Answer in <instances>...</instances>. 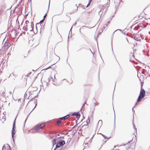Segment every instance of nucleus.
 <instances>
[{
	"instance_id": "9",
	"label": "nucleus",
	"mask_w": 150,
	"mask_h": 150,
	"mask_svg": "<svg viewBox=\"0 0 150 150\" xmlns=\"http://www.w3.org/2000/svg\"><path fill=\"white\" fill-rule=\"evenodd\" d=\"M88 121H86V125L85 124H84V125H83L82 126V128H85V127H86V126L88 124H89V122H90V119H89V117H88Z\"/></svg>"
},
{
	"instance_id": "45",
	"label": "nucleus",
	"mask_w": 150,
	"mask_h": 150,
	"mask_svg": "<svg viewBox=\"0 0 150 150\" xmlns=\"http://www.w3.org/2000/svg\"><path fill=\"white\" fill-rule=\"evenodd\" d=\"M99 134H101V135H102V136L103 137H105V136H105V135H104V134H101V133H99Z\"/></svg>"
},
{
	"instance_id": "47",
	"label": "nucleus",
	"mask_w": 150,
	"mask_h": 150,
	"mask_svg": "<svg viewBox=\"0 0 150 150\" xmlns=\"http://www.w3.org/2000/svg\"><path fill=\"white\" fill-rule=\"evenodd\" d=\"M62 138L63 139H64V136H60L59 137V138Z\"/></svg>"
},
{
	"instance_id": "40",
	"label": "nucleus",
	"mask_w": 150,
	"mask_h": 150,
	"mask_svg": "<svg viewBox=\"0 0 150 150\" xmlns=\"http://www.w3.org/2000/svg\"><path fill=\"white\" fill-rule=\"evenodd\" d=\"M99 14H100V13H101V15L102 14V13L101 12V11H100L98 12Z\"/></svg>"
},
{
	"instance_id": "63",
	"label": "nucleus",
	"mask_w": 150,
	"mask_h": 150,
	"mask_svg": "<svg viewBox=\"0 0 150 150\" xmlns=\"http://www.w3.org/2000/svg\"><path fill=\"white\" fill-rule=\"evenodd\" d=\"M114 15H113L112 16V18L114 17Z\"/></svg>"
},
{
	"instance_id": "14",
	"label": "nucleus",
	"mask_w": 150,
	"mask_h": 150,
	"mask_svg": "<svg viewBox=\"0 0 150 150\" xmlns=\"http://www.w3.org/2000/svg\"><path fill=\"white\" fill-rule=\"evenodd\" d=\"M45 25V23L44 24L43 26V25H42V26H41V28H40V34L42 32H43V30H44V27Z\"/></svg>"
},
{
	"instance_id": "58",
	"label": "nucleus",
	"mask_w": 150,
	"mask_h": 150,
	"mask_svg": "<svg viewBox=\"0 0 150 150\" xmlns=\"http://www.w3.org/2000/svg\"><path fill=\"white\" fill-rule=\"evenodd\" d=\"M97 105V104H96V103H95L94 106H95Z\"/></svg>"
},
{
	"instance_id": "18",
	"label": "nucleus",
	"mask_w": 150,
	"mask_h": 150,
	"mask_svg": "<svg viewBox=\"0 0 150 150\" xmlns=\"http://www.w3.org/2000/svg\"><path fill=\"white\" fill-rule=\"evenodd\" d=\"M107 26V24H105L104 25L103 27L101 28V30L102 31V32L105 29Z\"/></svg>"
},
{
	"instance_id": "39",
	"label": "nucleus",
	"mask_w": 150,
	"mask_h": 150,
	"mask_svg": "<svg viewBox=\"0 0 150 150\" xmlns=\"http://www.w3.org/2000/svg\"><path fill=\"white\" fill-rule=\"evenodd\" d=\"M3 69H1L0 70V73H2V71H3Z\"/></svg>"
},
{
	"instance_id": "49",
	"label": "nucleus",
	"mask_w": 150,
	"mask_h": 150,
	"mask_svg": "<svg viewBox=\"0 0 150 150\" xmlns=\"http://www.w3.org/2000/svg\"><path fill=\"white\" fill-rule=\"evenodd\" d=\"M72 26L71 28V29H70V30L69 31V33H70V32H71V29H72Z\"/></svg>"
},
{
	"instance_id": "1",
	"label": "nucleus",
	"mask_w": 150,
	"mask_h": 150,
	"mask_svg": "<svg viewBox=\"0 0 150 150\" xmlns=\"http://www.w3.org/2000/svg\"><path fill=\"white\" fill-rule=\"evenodd\" d=\"M65 144V141L64 140L58 141L54 150L63 146Z\"/></svg>"
},
{
	"instance_id": "11",
	"label": "nucleus",
	"mask_w": 150,
	"mask_h": 150,
	"mask_svg": "<svg viewBox=\"0 0 150 150\" xmlns=\"http://www.w3.org/2000/svg\"><path fill=\"white\" fill-rule=\"evenodd\" d=\"M7 146H8V149L7 150H11V147L10 146L7 144ZM5 149V150H6V146H5V145H4L3 147H2V150H4V149Z\"/></svg>"
},
{
	"instance_id": "27",
	"label": "nucleus",
	"mask_w": 150,
	"mask_h": 150,
	"mask_svg": "<svg viewBox=\"0 0 150 150\" xmlns=\"http://www.w3.org/2000/svg\"><path fill=\"white\" fill-rule=\"evenodd\" d=\"M140 37L142 39H144V35H141Z\"/></svg>"
},
{
	"instance_id": "64",
	"label": "nucleus",
	"mask_w": 150,
	"mask_h": 150,
	"mask_svg": "<svg viewBox=\"0 0 150 150\" xmlns=\"http://www.w3.org/2000/svg\"><path fill=\"white\" fill-rule=\"evenodd\" d=\"M9 93H10L11 94L12 93H11V91H10V92H9Z\"/></svg>"
},
{
	"instance_id": "28",
	"label": "nucleus",
	"mask_w": 150,
	"mask_h": 150,
	"mask_svg": "<svg viewBox=\"0 0 150 150\" xmlns=\"http://www.w3.org/2000/svg\"><path fill=\"white\" fill-rule=\"evenodd\" d=\"M104 138L105 139H109L110 138V137H109L108 138L106 136H104Z\"/></svg>"
},
{
	"instance_id": "4",
	"label": "nucleus",
	"mask_w": 150,
	"mask_h": 150,
	"mask_svg": "<svg viewBox=\"0 0 150 150\" xmlns=\"http://www.w3.org/2000/svg\"><path fill=\"white\" fill-rule=\"evenodd\" d=\"M71 115V116H75L76 118L78 119H79L80 117V114L78 112H74V113H72Z\"/></svg>"
},
{
	"instance_id": "22",
	"label": "nucleus",
	"mask_w": 150,
	"mask_h": 150,
	"mask_svg": "<svg viewBox=\"0 0 150 150\" xmlns=\"http://www.w3.org/2000/svg\"><path fill=\"white\" fill-rule=\"evenodd\" d=\"M61 122L60 121H58L57 122V124L58 125H59L61 124Z\"/></svg>"
},
{
	"instance_id": "48",
	"label": "nucleus",
	"mask_w": 150,
	"mask_h": 150,
	"mask_svg": "<svg viewBox=\"0 0 150 150\" xmlns=\"http://www.w3.org/2000/svg\"><path fill=\"white\" fill-rule=\"evenodd\" d=\"M90 4H88L87 5V6H86V7L87 8L89 6H90Z\"/></svg>"
},
{
	"instance_id": "51",
	"label": "nucleus",
	"mask_w": 150,
	"mask_h": 150,
	"mask_svg": "<svg viewBox=\"0 0 150 150\" xmlns=\"http://www.w3.org/2000/svg\"><path fill=\"white\" fill-rule=\"evenodd\" d=\"M31 25H34V24H33V21H32V22H31Z\"/></svg>"
},
{
	"instance_id": "52",
	"label": "nucleus",
	"mask_w": 150,
	"mask_h": 150,
	"mask_svg": "<svg viewBox=\"0 0 150 150\" xmlns=\"http://www.w3.org/2000/svg\"><path fill=\"white\" fill-rule=\"evenodd\" d=\"M132 140V139L131 140H130V141H129V142H127V143H130V142Z\"/></svg>"
},
{
	"instance_id": "17",
	"label": "nucleus",
	"mask_w": 150,
	"mask_h": 150,
	"mask_svg": "<svg viewBox=\"0 0 150 150\" xmlns=\"http://www.w3.org/2000/svg\"><path fill=\"white\" fill-rule=\"evenodd\" d=\"M15 121H16V118H15V120L13 122V127H12L13 129H16L15 123Z\"/></svg>"
},
{
	"instance_id": "8",
	"label": "nucleus",
	"mask_w": 150,
	"mask_h": 150,
	"mask_svg": "<svg viewBox=\"0 0 150 150\" xmlns=\"http://www.w3.org/2000/svg\"><path fill=\"white\" fill-rule=\"evenodd\" d=\"M70 115V114H67L64 116L60 117L59 118V119H60L61 120H64V119H66L67 118L69 117Z\"/></svg>"
},
{
	"instance_id": "31",
	"label": "nucleus",
	"mask_w": 150,
	"mask_h": 150,
	"mask_svg": "<svg viewBox=\"0 0 150 150\" xmlns=\"http://www.w3.org/2000/svg\"><path fill=\"white\" fill-rule=\"evenodd\" d=\"M34 98H32L29 101L28 103L30 102V101H33V100H34Z\"/></svg>"
},
{
	"instance_id": "7",
	"label": "nucleus",
	"mask_w": 150,
	"mask_h": 150,
	"mask_svg": "<svg viewBox=\"0 0 150 150\" xmlns=\"http://www.w3.org/2000/svg\"><path fill=\"white\" fill-rule=\"evenodd\" d=\"M144 97H142V96H139L138 99L137 100V103H139L141 102L142 100L143 99Z\"/></svg>"
},
{
	"instance_id": "46",
	"label": "nucleus",
	"mask_w": 150,
	"mask_h": 150,
	"mask_svg": "<svg viewBox=\"0 0 150 150\" xmlns=\"http://www.w3.org/2000/svg\"><path fill=\"white\" fill-rule=\"evenodd\" d=\"M99 134H101V135H102V136L103 137H105V136H105V135H104V134H101V133H99Z\"/></svg>"
},
{
	"instance_id": "16",
	"label": "nucleus",
	"mask_w": 150,
	"mask_h": 150,
	"mask_svg": "<svg viewBox=\"0 0 150 150\" xmlns=\"http://www.w3.org/2000/svg\"><path fill=\"white\" fill-rule=\"evenodd\" d=\"M8 45V42H7V40L4 42L3 46L4 47H6Z\"/></svg>"
},
{
	"instance_id": "21",
	"label": "nucleus",
	"mask_w": 150,
	"mask_h": 150,
	"mask_svg": "<svg viewBox=\"0 0 150 150\" xmlns=\"http://www.w3.org/2000/svg\"><path fill=\"white\" fill-rule=\"evenodd\" d=\"M48 122L47 121L46 122H45L44 123H42V124H41V125H43V126H44Z\"/></svg>"
},
{
	"instance_id": "12",
	"label": "nucleus",
	"mask_w": 150,
	"mask_h": 150,
	"mask_svg": "<svg viewBox=\"0 0 150 150\" xmlns=\"http://www.w3.org/2000/svg\"><path fill=\"white\" fill-rule=\"evenodd\" d=\"M15 133V129H12L11 131V135L12 138H13V137H14Z\"/></svg>"
},
{
	"instance_id": "62",
	"label": "nucleus",
	"mask_w": 150,
	"mask_h": 150,
	"mask_svg": "<svg viewBox=\"0 0 150 150\" xmlns=\"http://www.w3.org/2000/svg\"><path fill=\"white\" fill-rule=\"evenodd\" d=\"M89 50L90 51V52H91L92 53V51H91V49H89Z\"/></svg>"
},
{
	"instance_id": "38",
	"label": "nucleus",
	"mask_w": 150,
	"mask_h": 150,
	"mask_svg": "<svg viewBox=\"0 0 150 150\" xmlns=\"http://www.w3.org/2000/svg\"><path fill=\"white\" fill-rule=\"evenodd\" d=\"M117 30H119L120 31H121L122 30L120 29H117V30H115V31H114L113 33V34L116 31H117Z\"/></svg>"
},
{
	"instance_id": "24",
	"label": "nucleus",
	"mask_w": 150,
	"mask_h": 150,
	"mask_svg": "<svg viewBox=\"0 0 150 150\" xmlns=\"http://www.w3.org/2000/svg\"><path fill=\"white\" fill-rule=\"evenodd\" d=\"M130 54H132V57H133L134 58L135 56L133 53L132 52H130Z\"/></svg>"
},
{
	"instance_id": "44",
	"label": "nucleus",
	"mask_w": 150,
	"mask_h": 150,
	"mask_svg": "<svg viewBox=\"0 0 150 150\" xmlns=\"http://www.w3.org/2000/svg\"><path fill=\"white\" fill-rule=\"evenodd\" d=\"M99 134H101V135H102V136L103 137H105V136H105V135H104V134H101V133H99Z\"/></svg>"
},
{
	"instance_id": "15",
	"label": "nucleus",
	"mask_w": 150,
	"mask_h": 150,
	"mask_svg": "<svg viewBox=\"0 0 150 150\" xmlns=\"http://www.w3.org/2000/svg\"><path fill=\"white\" fill-rule=\"evenodd\" d=\"M56 142V139L55 138L52 141V143L53 145H54L55 144L57 143Z\"/></svg>"
},
{
	"instance_id": "61",
	"label": "nucleus",
	"mask_w": 150,
	"mask_h": 150,
	"mask_svg": "<svg viewBox=\"0 0 150 150\" xmlns=\"http://www.w3.org/2000/svg\"><path fill=\"white\" fill-rule=\"evenodd\" d=\"M48 82H50V79H49V78L48 79Z\"/></svg>"
},
{
	"instance_id": "43",
	"label": "nucleus",
	"mask_w": 150,
	"mask_h": 150,
	"mask_svg": "<svg viewBox=\"0 0 150 150\" xmlns=\"http://www.w3.org/2000/svg\"><path fill=\"white\" fill-rule=\"evenodd\" d=\"M91 2H92V1H89V2H88V4H89L90 5L91 3Z\"/></svg>"
},
{
	"instance_id": "29",
	"label": "nucleus",
	"mask_w": 150,
	"mask_h": 150,
	"mask_svg": "<svg viewBox=\"0 0 150 150\" xmlns=\"http://www.w3.org/2000/svg\"><path fill=\"white\" fill-rule=\"evenodd\" d=\"M79 6L81 5V7L82 8H83V9H85V8H84V6L83 5H82L81 4H79Z\"/></svg>"
},
{
	"instance_id": "26",
	"label": "nucleus",
	"mask_w": 150,
	"mask_h": 150,
	"mask_svg": "<svg viewBox=\"0 0 150 150\" xmlns=\"http://www.w3.org/2000/svg\"><path fill=\"white\" fill-rule=\"evenodd\" d=\"M78 8V6H77V9H76V10H74L73 11V12H72V13H70V14H71V13H73L74 12H76V11H77Z\"/></svg>"
},
{
	"instance_id": "56",
	"label": "nucleus",
	"mask_w": 150,
	"mask_h": 150,
	"mask_svg": "<svg viewBox=\"0 0 150 150\" xmlns=\"http://www.w3.org/2000/svg\"><path fill=\"white\" fill-rule=\"evenodd\" d=\"M12 139H13V141L14 142V137H13V138H12Z\"/></svg>"
},
{
	"instance_id": "34",
	"label": "nucleus",
	"mask_w": 150,
	"mask_h": 150,
	"mask_svg": "<svg viewBox=\"0 0 150 150\" xmlns=\"http://www.w3.org/2000/svg\"><path fill=\"white\" fill-rule=\"evenodd\" d=\"M29 23V22L28 20H26L25 22V23L26 25L28 24V23Z\"/></svg>"
},
{
	"instance_id": "37",
	"label": "nucleus",
	"mask_w": 150,
	"mask_h": 150,
	"mask_svg": "<svg viewBox=\"0 0 150 150\" xmlns=\"http://www.w3.org/2000/svg\"><path fill=\"white\" fill-rule=\"evenodd\" d=\"M110 22V21H108L107 22V24H107V25H108L109 24Z\"/></svg>"
},
{
	"instance_id": "59",
	"label": "nucleus",
	"mask_w": 150,
	"mask_h": 150,
	"mask_svg": "<svg viewBox=\"0 0 150 150\" xmlns=\"http://www.w3.org/2000/svg\"><path fill=\"white\" fill-rule=\"evenodd\" d=\"M51 66H49V67H48V69H49V68H51Z\"/></svg>"
},
{
	"instance_id": "57",
	"label": "nucleus",
	"mask_w": 150,
	"mask_h": 150,
	"mask_svg": "<svg viewBox=\"0 0 150 150\" xmlns=\"http://www.w3.org/2000/svg\"><path fill=\"white\" fill-rule=\"evenodd\" d=\"M31 72H30L29 73H28V75H30V74H31Z\"/></svg>"
},
{
	"instance_id": "2",
	"label": "nucleus",
	"mask_w": 150,
	"mask_h": 150,
	"mask_svg": "<svg viewBox=\"0 0 150 150\" xmlns=\"http://www.w3.org/2000/svg\"><path fill=\"white\" fill-rule=\"evenodd\" d=\"M40 91H39V92L38 93H37V95H36V96L34 97V100H35V102H34V103H35V106L34 107V108L33 109V110H31V111L29 113V114L28 115L25 120V122H24V126H25V123L26 122V120L27 118V117H28L29 116V115L30 114V113L34 110V109H35V108L36 107V106H37V100L36 99H35V98H37V97H38V94H39V93H40Z\"/></svg>"
},
{
	"instance_id": "36",
	"label": "nucleus",
	"mask_w": 150,
	"mask_h": 150,
	"mask_svg": "<svg viewBox=\"0 0 150 150\" xmlns=\"http://www.w3.org/2000/svg\"><path fill=\"white\" fill-rule=\"evenodd\" d=\"M116 146H114V148H114V149L117 150H120L119 149H115V148H116Z\"/></svg>"
},
{
	"instance_id": "6",
	"label": "nucleus",
	"mask_w": 150,
	"mask_h": 150,
	"mask_svg": "<svg viewBox=\"0 0 150 150\" xmlns=\"http://www.w3.org/2000/svg\"><path fill=\"white\" fill-rule=\"evenodd\" d=\"M44 19H43L42 20H41L40 21L39 23H37L36 24V29L37 30V26H41V24L44 21Z\"/></svg>"
},
{
	"instance_id": "60",
	"label": "nucleus",
	"mask_w": 150,
	"mask_h": 150,
	"mask_svg": "<svg viewBox=\"0 0 150 150\" xmlns=\"http://www.w3.org/2000/svg\"><path fill=\"white\" fill-rule=\"evenodd\" d=\"M48 69V67H47V68H46L44 69L43 70H46V69Z\"/></svg>"
},
{
	"instance_id": "5",
	"label": "nucleus",
	"mask_w": 150,
	"mask_h": 150,
	"mask_svg": "<svg viewBox=\"0 0 150 150\" xmlns=\"http://www.w3.org/2000/svg\"><path fill=\"white\" fill-rule=\"evenodd\" d=\"M42 125H37L35 126V130H38L39 129H41L42 128Z\"/></svg>"
},
{
	"instance_id": "32",
	"label": "nucleus",
	"mask_w": 150,
	"mask_h": 150,
	"mask_svg": "<svg viewBox=\"0 0 150 150\" xmlns=\"http://www.w3.org/2000/svg\"><path fill=\"white\" fill-rule=\"evenodd\" d=\"M27 94L26 93H25L24 95V98H25L27 97Z\"/></svg>"
},
{
	"instance_id": "3",
	"label": "nucleus",
	"mask_w": 150,
	"mask_h": 150,
	"mask_svg": "<svg viewBox=\"0 0 150 150\" xmlns=\"http://www.w3.org/2000/svg\"><path fill=\"white\" fill-rule=\"evenodd\" d=\"M142 85L141 83V89L140 91V93L139 96L143 97H144L145 96V90L143 88H142Z\"/></svg>"
},
{
	"instance_id": "20",
	"label": "nucleus",
	"mask_w": 150,
	"mask_h": 150,
	"mask_svg": "<svg viewBox=\"0 0 150 150\" xmlns=\"http://www.w3.org/2000/svg\"><path fill=\"white\" fill-rule=\"evenodd\" d=\"M31 27L32 28V29L30 30V31H33L34 25H31Z\"/></svg>"
},
{
	"instance_id": "23",
	"label": "nucleus",
	"mask_w": 150,
	"mask_h": 150,
	"mask_svg": "<svg viewBox=\"0 0 150 150\" xmlns=\"http://www.w3.org/2000/svg\"><path fill=\"white\" fill-rule=\"evenodd\" d=\"M133 126H134V129L135 130V131L137 132V128H136V127H135V125H134V124H133Z\"/></svg>"
},
{
	"instance_id": "35",
	"label": "nucleus",
	"mask_w": 150,
	"mask_h": 150,
	"mask_svg": "<svg viewBox=\"0 0 150 150\" xmlns=\"http://www.w3.org/2000/svg\"><path fill=\"white\" fill-rule=\"evenodd\" d=\"M94 134H93L92 136V137H91V139L90 140V142H91V141H92V140L91 139L93 138V137H94Z\"/></svg>"
},
{
	"instance_id": "54",
	"label": "nucleus",
	"mask_w": 150,
	"mask_h": 150,
	"mask_svg": "<svg viewBox=\"0 0 150 150\" xmlns=\"http://www.w3.org/2000/svg\"><path fill=\"white\" fill-rule=\"evenodd\" d=\"M84 104H83V105L82 106V108H82L84 107Z\"/></svg>"
},
{
	"instance_id": "25",
	"label": "nucleus",
	"mask_w": 150,
	"mask_h": 150,
	"mask_svg": "<svg viewBox=\"0 0 150 150\" xmlns=\"http://www.w3.org/2000/svg\"><path fill=\"white\" fill-rule=\"evenodd\" d=\"M23 29L24 30L27 31V28L25 27V26L23 28Z\"/></svg>"
},
{
	"instance_id": "53",
	"label": "nucleus",
	"mask_w": 150,
	"mask_h": 150,
	"mask_svg": "<svg viewBox=\"0 0 150 150\" xmlns=\"http://www.w3.org/2000/svg\"><path fill=\"white\" fill-rule=\"evenodd\" d=\"M129 56L130 57V58H131L132 57V54H130V53L129 54Z\"/></svg>"
},
{
	"instance_id": "30",
	"label": "nucleus",
	"mask_w": 150,
	"mask_h": 150,
	"mask_svg": "<svg viewBox=\"0 0 150 150\" xmlns=\"http://www.w3.org/2000/svg\"><path fill=\"white\" fill-rule=\"evenodd\" d=\"M47 13H45V15L44 16L43 18V19H44L47 16Z\"/></svg>"
},
{
	"instance_id": "33",
	"label": "nucleus",
	"mask_w": 150,
	"mask_h": 150,
	"mask_svg": "<svg viewBox=\"0 0 150 150\" xmlns=\"http://www.w3.org/2000/svg\"><path fill=\"white\" fill-rule=\"evenodd\" d=\"M134 106L132 108V110L133 112V115L134 114V113L135 112L134 110L133 109L134 108Z\"/></svg>"
},
{
	"instance_id": "42",
	"label": "nucleus",
	"mask_w": 150,
	"mask_h": 150,
	"mask_svg": "<svg viewBox=\"0 0 150 150\" xmlns=\"http://www.w3.org/2000/svg\"><path fill=\"white\" fill-rule=\"evenodd\" d=\"M76 22L73 25V26L74 25V26H75L76 25Z\"/></svg>"
},
{
	"instance_id": "10",
	"label": "nucleus",
	"mask_w": 150,
	"mask_h": 150,
	"mask_svg": "<svg viewBox=\"0 0 150 150\" xmlns=\"http://www.w3.org/2000/svg\"><path fill=\"white\" fill-rule=\"evenodd\" d=\"M138 26L139 27H141L143 28H145L146 27V25H145L142 23H139Z\"/></svg>"
},
{
	"instance_id": "19",
	"label": "nucleus",
	"mask_w": 150,
	"mask_h": 150,
	"mask_svg": "<svg viewBox=\"0 0 150 150\" xmlns=\"http://www.w3.org/2000/svg\"><path fill=\"white\" fill-rule=\"evenodd\" d=\"M114 114H115V112H114ZM115 118H114V127L113 129L114 130H115Z\"/></svg>"
},
{
	"instance_id": "13",
	"label": "nucleus",
	"mask_w": 150,
	"mask_h": 150,
	"mask_svg": "<svg viewBox=\"0 0 150 150\" xmlns=\"http://www.w3.org/2000/svg\"><path fill=\"white\" fill-rule=\"evenodd\" d=\"M102 124V121L101 120H100L98 122V125L101 127Z\"/></svg>"
},
{
	"instance_id": "55",
	"label": "nucleus",
	"mask_w": 150,
	"mask_h": 150,
	"mask_svg": "<svg viewBox=\"0 0 150 150\" xmlns=\"http://www.w3.org/2000/svg\"><path fill=\"white\" fill-rule=\"evenodd\" d=\"M37 88H36L35 89V90L34 91H37Z\"/></svg>"
},
{
	"instance_id": "50",
	"label": "nucleus",
	"mask_w": 150,
	"mask_h": 150,
	"mask_svg": "<svg viewBox=\"0 0 150 150\" xmlns=\"http://www.w3.org/2000/svg\"><path fill=\"white\" fill-rule=\"evenodd\" d=\"M30 3V4H31V0H29V3Z\"/></svg>"
},
{
	"instance_id": "41",
	"label": "nucleus",
	"mask_w": 150,
	"mask_h": 150,
	"mask_svg": "<svg viewBox=\"0 0 150 150\" xmlns=\"http://www.w3.org/2000/svg\"><path fill=\"white\" fill-rule=\"evenodd\" d=\"M21 5V3H19V4H18L17 5V7H18V6H20Z\"/></svg>"
}]
</instances>
